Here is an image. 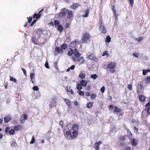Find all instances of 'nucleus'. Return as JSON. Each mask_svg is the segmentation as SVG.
<instances>
[{
  "instance_id": "473e14b6",
  "label": "nucleus",
  "mask_w": 150,
  "mask_h": 150,
  "mask_svg": "<svg viewBox=\"0 0 150 150\" xmlns=\"http://www.w3.org/2000/svg\"><path fill=\"white\" fill-rule=\"evenodd\" d=\"M148 72H150V70L148 69L147 70L144 69L142 71V74L143 75H145Z\"/></svg>"
},
{
  "instance_id": "6e6552de",
  "label": "nucleus",
  "mask_w": 150,
  "mask_h": 150,
  "mask_svg": "<svg viewBox=\"0 0 150 150\" xmlns=\"http://www.w3.org/2000/svg\"><path fill=\"white\" fill-rule=\"evenodd\" d=\"M87 58L88 59H91L95 61L97 60V58L96 57H95V55L93 53H92L88 55L87 56Z\"/></svg>"
},
{
  "instance_id": "bf43d9fd",
  "label": "nucleus",
  "mask_w": 150,
  "mask_h": 150,
  "mask_svg": "<svg viewBox=\"0 0 150 150\" xmlns=\"http://www.w3.org/2000/svg\"><path fill=\"white\" fill-rule=\"evenodd\" d=\"M33 89L35 91H37L39 90V88L36 86H33Z\"/></svg>"
},
{
  "instance_id": "e433bc0d",
  "label": "nucleus",
  "mask_w": 150,
  "mask_h": 150,
  "mask_svg": "<svg viewBox=\"0 0 150 150\" xmlns=\"http://www.w3.org/2000/svg\"><path fill=\"white\" fill-rule=\"evenodd\" d=\"M93 103L90 102L88 103L86 105V107L89 108H90L93 105Z\"/></svg>"
},
{
  "instance_id": "a878e982",
  "label": "nucleus",
  "mask_w": 150,
  "mask_h": 150,
  "mask_svg": "<svg viewBox=\"0 0 150 150\" xmlns=\"http://www.w3.org/2000/svg\"><path fill=\"white\" fill-rule=\"evenodd\" d=\"M143 88V86L142 84H139L138 85L137 92L138 93V92H139L140 91L142 90Z\"/></svg>"
},
{
  "instance_id": "a19ab883",
  "label": "nucleus",
  "mask_w": 150,
  "mask_h": 150,
  "mask_svg": "<svg viewBox=\"0 0 150 150\" xmlns=\"http://www.w3.org/2000/svg\"><path fill=\"white\" fill-rule=\"evenodd\" d=\"M108 51H105L102 54V56H104L105 55H106V56L107 57H109V54L108 53Z\"/></svg>"
},
{
  "instance_id": "338daca9",
  "label": "nucleus",
  "mask_w": 150,
  "mask_h": 150,
  "mask_svg": "<svg viewBox=\"0 0 150 150\" xmlns=\"http://www.w3.org/2000/svg\"><path fill=\"white\" fill-rule=\"evenodd\" d=\"M139 54V53H133V55L134 56L136 57H138Z\"/></svg>"
},
{
  "instance_id": "864d4df0",
  "label": "nucleus",
  "mask_w": 150,
  "mask_h": 150,
  "mask_svg": "<svg viewBox=\"0 0 150 150\" xmlns=\"http://www.w3.org/2000/svg\"><path fill=\"white\" fill-rule=\"evenodd\" d=\"M131 144L132 146H136L137 144L138 143L137 141H132Z\"/></svg>"
},
{
  "instance_id": "7ed1b4c3",
  "label": "nucleus",
  "mask_w": 150,
  "mask_h": 150,
  "mask_svg": "<svg viewBox=\"0 0 150 150\" xmlns=\"http://www.w3.org/2000/svg\"><path fill=\"white\" fill-rule=\"evenodd\" d=\"M91 36L88 33H86L83 34L81 41L82 43H87L90 41Z\"/></svg>"
},
{
  "instance_id": "f03ea898",
  "label": "nucleus",
  "mask_w": 150,
  "mask_h": 150,
  "mask_svg": "<svg viewBox=\"0 0 150 150\" xmlns=\"http://www.w3.org/2000/svg\"><path fill=\"white\" fill-rule=\"evenodd\" d=\"M68 10L66 8L61 9L60 12L57 14V17L58 18H64L66 17Z\"/></svg>"
},
{
  "instance_id": "8fccbe9b",
  "label": "nucleus",
  "mask_w": 150,
  "mask_h": 150,
  "mask_svg": "<svg viewBox=\"0 0 150 150\" xmlns=\"http://www.w3.org/2000/svg\"><path fill=\"white\" fill-rule=\"evenodd\" d=\"M59 23H60L58 21L55 20L54 21V24L55 26L56 27L57 25H59Z\"/></svg>"
},
{
  "instance_id": "c756f323",
  "label": "nucleus",
  "mask_w": 150,
  "mask_h": 150,
  "mask_svg": "<svg viewBox=\"0 0 150 150\" xmlns=\"http://www.w3.org/2000/svg\"><path fill=\"white\" fill-rule=\"evenodd\" d=\"M61 48L62 50H66L68 47L67 45L65 44H63L61 45Z\"/></svg>"
},
{
  "instance_id": "dca6fc26",
  "label": "nucleus",
  "mask_w": 150,
  "mask_h": 150,
  "mask_svg": "<svg viewBox=\"0 0 150 150\" xmlns=\"http://www.w3.org/2000/svg\"><path fill=\"white\" fill-rule=\"evenodd\" d=\"M115 6L113 5L112 7V10L114 14V15L116 20H117V15L116 14V10Z\"/></svg>"
},
{
  "instance_id": "a18cd8bd",
  "label": "nucleus",
  "mask_w": 150,
  "mask_h": 150,
  "mask_svg": "<svg viewBox=\"0 0 150 150\" xmlns=\"http://www.w3.org/2000/svg\"><path fill=\"white\" fill-rule=\"evenodd\" d=\"M96 97V94H92L91 95V99H94Z\"/></svg>"
},
{
  "instance_id": "aec40b11",
  "label": "nucleus",
  "mask_w": 150,
  "mask_h": 150,
  "mask_svg": "<svg viewBox=\"0 0 150 150\" xmlns=\"http://www.w3.org/2000/svg\"><path fill=\"white\" fill-rule=\"evenodd\" d=\"M146 97L142 95H140L139 96V99L141 102H143L145 101Z\"/></svg>"
},
{
  "instance_id": "13d9d810",
  "label": "nucleus",
  "mask_w": 150,
  "mask_h": 150,
  "mask_svg": "<svg viewBox=\"0 0 150 150\" xmlns=\"http://www.w3.org/2000/svg\"><path fill=\"white\" fill-rule=\"evenodd\" d=\"M11 145L12 146H17V144L15 141H13L11 144Z\"/></svg>"
},
{
  "instance_id": "3c124183",
  "label": "nucleus",
  "mask_w": 150,
  "mask_h": 150,
  "mask_svg": "<svg viewBox=\"0 0 150 150\" xmlns=\"http://www.w3.org/2000/svg\"><path fill=\"white\" fill-rule=\"evenodd\" d=\"M10 81H13L14 82H16V79L13 78V77H11L10 78Z\"/></svg>"
},
{
  "instance_id": "c9c22d12",
  "label": "nucleus",
  "mask_w": 150,
  "mask_h": 150,
  "mask_svg": "<svg viewBox=\"0 0 150 150\" xmlns=\"http://www.w3.org/2000/svg\"><path fill=\"white\" fill-rule=\"evenodd\" d=\"M127 136H120L119 137V139L120 141H125L126 139V137Z\"/></svg>"
},
{
  "instance_id": "39448f33",
  "label": "nucleus",
  "mask_w": 150,
  "mask_h": 150,
  "mask_svg": "<svg viewBox=\"0 0 150 150\" xmlns=\"http://www.w3.org/2000/svg\"><path fill=\"white\" fill-rule=\"evenodd\" d=\"M73 59L74 61L80 62V64L83 63L85 61V60L83 57H81L78 59L74 57L73 58Z\"/></svg>"
},
{
  "instance_id": "5701e85b",
  "label": "nucleus",
  "mask_w": 150,
  "mask_h": 150,
  "mask_svg": "<svg viewBox=\"0 0 150 150\" xmlns=\"http://www.w3.org/2000/svg\"><path fill=\"white\" fill-rule=\"evenodd\" d=\"M114 108V112L118 113L121 112L122 111V110L121 109L118 108L117 106H115Z\"/></svg>"
},
{
  "instance_id": "0e129e2a",
  "label": "nucleus",
  "mask_w": 150,
  "mask_h": 150,
  "mask_svg": "<svg viewBox=\"0 0 150 150\" xmlns=\"http://www.w3.org/2000/svg\"><path fill=\"white\" fill-rule=\"evenodd\" d=\"M59 125L62 126V127H63L64 126V122L62 121H60L59 122Z\"/></svg>"
},
{
  "instance_id": "6ab92c4d",
  "label": "nucleus",
  "mask_w": 150,
  "mask_h": 150,
  "mask_svg": "<svg viewBox=\"0 0 150 150\" xmlns=\"http://www.w3.org/2000/svg\"><path fill=\"white\" fill-rule=\"evenodd\" d=\"M68 54L69 56H71L74 54V51L71 48H69L67 49Z\"/></svg>"
},
{
  "instance_id": "58836bf2",
  "label": "nucleus",
  "mask_w": 150,
  "mask_h": 150,
  "mask_svg": "<svg viewBox=\"0 0 150 150\" xmlns=\"http://www.w3.org/2000/svg\"><path fill=\"white\" fill-rule=\"evenodd\" d=\"M57 63H58V62H54V66L55 67V69L57 71H59V68H58V66H57Z\"/></svg>"
},
{
  "instance_id": "393cba45",
  "label": "nucleus",
  "mask_w": 150,
  "mask_h": 150,
  "mask_svg": "<svg viewBox=\"0 0 150 150\" xmlns=\"http://www.w3.org/2000/svg\"><path fill=\"white\" fill-rule=\"evenodd\" d=\"M55 50L56 51H57L58 53H62L63 52V51L61 48H60L57 46L55 47Z\"/></svg>"
},
{
  "instance_id": "6e6d98bb",
  "label": "nucleus",
  "mask_w": 150,
  "mask_h": 150,
  "mask_svg": "<svg viewBox=\"0 0 150 150\" xmlns=\"http://www.w3.org/2000/svg\"><path fill=\"white\" fill-rule=\"evenodd\" d=\"M131 6L132 7L133 6V4L134 3V0H129Z\"/></svg>"
},
{
  "instance_id": "423d86ee",
  "label": "nucleus",
  "mask_w": 150,
  "mask_h": 150,
  "mask_svg": "<svg viewBox=\"0 0 150 150\" xmlns=\"http://www.w3.org/2000/svg\"><path fill=\"white\" fill-rule=\"evenodd\" d=\"M31 40L33 42L35 45H44L45 43V42H43L42 43H40L39 44H38V40L35 37H32Z\"/></svg>"
},
{
  "instance_id": "7c9ffc66",
  "label": "nucleus",
  "mask_w": 150,
  "mask_h": 150,
  "mask_svg": "<svg viewBox=\"0 0 150 150\" xmlns=\"http://www.w3.org/2000/svg\"><path fill=\"white\" fill-rule=\"evenodd\" d=\"M111 38L109 35H108L107 36L105 40V42L106 43H109L111 41Z\"/></svg>"
},
{
  "instance_id": "ea45409f",
  "label": "nucleus",
  "mask_w": 150,
  "mask_h": 150,
  "mask_svg": "<svg viewBox=\"0 0 150 150\" xmlns=\"http://www.w3.org/2000/svg\"><path fill=\"white\" fill-rule=\"evenodd\" d=\"M76 88L79 90H81L82 88V85L81 84L78 83L76 86Z\"/></svg>"
},
{
  "instance_id": "c85d7f7f",
  "label": "nucleus",
  "mask_w": 150,
  "mask_h": 150,
  "mask_svg": "<svg viewBox=\"0 0 150 150\" xmlns=\"http://www.w3.org/2000/svg\"><path fill=\"white\" fill-rule=\"evenodd\" d=\"M79 77L81 79H84L86 76V74L81 72L79 75Z\"/></svg>"
},
{
  "instance_id": "412c9836",
  "label": "nucleus",
  "mask_w": 150,
  "mask_h": 150,
  "mask_svg": "<svg viewBox=\"0 0 150 150\" xmlns=\"http://www.w3.org/2000/svg\"><path fill=\"white\" fill-rule=\"evenodd\" d=\"M22 128V126L21 125H15L14 127V129L15 131H18L19 129Z\"/></svg>"
},
{
  "instance_id": "e2e57ef3",
  "label": "nucleus",
  "mask_w": 150,
  "mask_h": 150,
  "mask_svg": "<svg viewBox=\"0 0 150 150\" xmlns=\"http://www.w3.org/2000/svg\"><path fill=\"white\" fill-rule=\"evenodd\" d=\"M37 21V20H34L30 24V26H33L34 24Z\"/></svg>"
},
{
  "instance_id": "37998d69",
  "label": "nucleus",
  "mask_w": 150,
  "mask_h": 150,
  "mask_svg": "<svg viewBox=\"0 0 150 150\" xmlns=\"http://www.w3.org/2000/svg\"><path fill=\"white\" fill-rule=\"evenodd\" d=\"M15 132V130L14 129H11L9 131V134L10 135H13Z\"/></svg>"
},
{
  "instance_id": "72a5a7b5",
  "label": "nucleus",
  "mask_w": 150,
  "mask_h": 150,
  "mask_svg": "<svg viewBox=\"0 0 150 150\" xmlns=\"http://www.w3.org/2000/svg\"><path fill=\"white\" fill-rule=\"evenodd\" d=\"M67 91L68 92L70 93L71 94L74 95V93L73 91L71 89L70 87H69V88H68V87L67 86Z\"/></svg>"
},
{
  "instance_id": "de8ad7c7",
  "label": "nucleus",
  "mask_w": 150,
  "mask_h": 150,
  "mask_svg": "<svg viewBox=\"0 0 150 150\" xmlns=\"http://www.w3.org/2000/svg\"><path fill=\"white\" fill-rule=\"evenodd\" d=\"M78 93L79 94L80 96H83L84 95V92L83 91L79 90L78 91Z\"/></svg>"
},
{
  "instance_id": "ddd939ff",
  "label": "nucleus",
  "mask_w": 150,
  "mask_h": 150,
  "mask_svg": "<svg viewBox=\"0 0 150 150\" xmlns=\"http://www.w3.org/2000/svg\"><path fill=\"white\" fill-rule=\"evenodd\" d=\"M67 18L68 19H70L73 17V13L72 11H68Z\"/></svg>"
},
{
  "instance_id": "4d7b16f0",
  "label": "nucleus",
  "mask_w": 150,
  "mask_h": 150,
  "mask_svg": "<svg viewBox=\"0 0 150 150\" xmlns=\"http://www.w3.org/2000/svg\"><path fill=\"white\" fill-rule=\"evenodd\" d=\"M30 76L31 79H34L35 78V74L34 73L31 74Z\"/></svg>"
},
{
  "instance_id": "f8f14e48",
  "label": "nucleus",
  "mask_w": 150,
  "mask_h": 150,
  "mask_svg": "<svg viewBox=\"0 0 150 150\" xmlns=\"http://www.w3.org/2000/svg\"><path fill=\"white\" fill-rule=\"evenodd\" d=\"M146 108L144 110L146 111V117H148L150 115V106H145Z\"/></svg>"
},
{
  "instance_id": "5fc2aeb1",
  "label": "nucleus",
  "mask_w": 150,
  "mask_h": 150,
  "mask_svg": "<svg viewBox=\"0 0 150 150\" xmlns=\"http://www.w3.org/2000/svg\"><path fill=\"white\" fill-rule=\"evenodd\" d=\"M27 19H28V23H30L33 20V18L31 17H30L29 18L27 17Z\"/></svg>"
},
{
  "instance_id": "f3484780",
  "label": "nucleus",
  "mask_w": 150,
  "mask_h": 150,
  "mask_svg": "<svg viewBox=\"0 0 150 150\" xmlns=\"http://www.w3.org/2000/svg\"><path fill=\"white\" fill-rule=\"evenodd\" d=\"M80 6V5L77 3H73L72 5L71 6V8L72 9H75Z\"/></svg>"
},
{
  "instance_id": "9d476101",
  "label": "nucleus",
  "mask_w": 150,
  "mask_h": 150,
  "mask_svg": "<svg viewBox=\"0 0 150 150\" xmlns=\"http://www.w3.org/2000/svg\"><path fill=\"white\" fill-rule=\"evenodd\" d=\"M78 134V131H74L71 133V134H70V137L72 139L75 138L76 137Z\"/></svg>"
},
{
  "instance_id": "9b49d317",
  "label": "nucleus",
  "mask_w": 150,
  "mask_h": 150,
  "mask_svg": "<svg viewBox=\"0 0 150 150\" xmlns=\"http://www.w3.org/2000/svg\"><path fill=\"white\" fill-rule=\"evenodd\" d=\"M100 30L101 31L102 33L105 34L106 32V30L105 29L104 26L102 25V23L100 26Z\"/></svg>"
},
{
  "instance_id": "20e7f679",
  "label": "nucleus",
  "mask_w": 150,
  "mask_h": 150,
  "mask_svg": "<svg viewBox=\"0 0 150 150\" xmlns=\"http://www.w3.org/2000/svg\"><path fill=\"white\" fill-rule=\"evenodd\" d=\"M116 64L115 63L111 62L108 64L107 65L108 68L110 69L109 71L111 73H114L115 70V68L116 67Z\"/></svg>"
},
{
  "instance_id": "0eeeda50",
  "label": "nucleus",
  "mask_w": 150,
  "mask_h": 150,
  "mask_svg": "<svg viewBox=\"0 0 150 150\" xmlns=\"http://www.w3.org/2000/svg\"><path fill=\"white\" fill-rule=\"evenodd\" d=\"M12 119V117L10 115L5 117L4 118V122L6 123H8Z\"/></svg>"
},
{
  "instance_id": "1a4fd4ad",
  "label": "nucleus",
  "mask_w": 150,
  "mask_h": 150,
  "mask_svg": "<svg viewBox=\"0 0 150 150\" xmlns=\"http://www.w3.org/2000/svg\"><path fill=\"white\" fill-rule=\"evenodd\" d=\"M56 103L55 99L54 98H53L52 99L51 101L50 102V108H52L53 107L56 106Z\"/></svg>"
},
{
  "instance_id": "2eb2a0df",
  "label": "nucleus",
  "mask_w": 150,
  "mask_h": 150,
  "mask_svg": "<svg viewBox=\"0 0 150 150\" xmlns=\"http://www.w3.org/2000/svg\"><path fill=\"white\" fill-rule=\"evenodd\" d=\"M23 116L21 117V119L20 120L21 122V123H23V120H25L27 119V115L25 114H23Z\"/></svg>"
},
{
  "instance_id": "79ce46f5",
  "label": "nucleus",
  "mask_w": 150,
  "mask_h": 150,
  "mask_svg": "<svg viewBox=\"0 0 150 150\" xmlns=\"http://www.w3.org/2000/svg\"><path fill=\"white\" fill-rule=\"evenodd\" d=\"M128 137L129 140L131 141H136L135 139L134 138L133 134H132V135H129Z\"/></svg>"
},
{
  "instance_id": "f257e3e1",
  "label": "nucleus",
  "mask_w": 150,
  "mask_h": 150,
  "mask_svg": "<svg viewBox=\"0 0 150 150\" xmlns=\"http://www.w3.org/2000/svg\"><path fill=\"white\" fill-rule=\"evenodd\" d=\"M78 45H79L80 47H81V45L80 42L75 40L71 42L70 46L71 47H74L76 48L74 50V54L76 57L79 58L80 57L81 54L76 49L78 48Z\"/></svg>"
},
{
  "instance_id": "b1692460",
  "label": "nucleus",
  "mask_w": 150,
  "mask_h": 150,
  "mask_svg": "<svg viewBox=\"0 0 150 150\" xmlns=\"http://www.w3.org/2000/svg\"><path fill=\"white\" fill-rule=\"evenodd\" d=\"M41 16V14H37L36 13H35L33 15V18H36V19H39Z\"/></svg>"
},
{
  "instance_id": "09e8293b",
  "label": "nucleus",
  "mask_w": 150,
  "mask_h": 150,
  "mask_svg": "<svg viewBox=\"0 0 150 150\" xmlns=\"http://www.w3.org/2000/svg\"><path fill=\"white\" fill-rule=\"evenodd\" d=\"M126 130L127 131V135H132V133L131 132V131L129 130V129L127 128L126 129Z\"/></svg>"
},
{
  "instance_id": "f704fd0d",
  "label": "nucleus",
  "mask_w": 150,
  "mask_h": 150,
  "mask_svg": "<svg viewBox=\"0 0 150 150\" xmlns=\"http://www.w3.org/2000/svg\"><path fill=\"white\" fill-rule=\"evenodd\" d=\"M145 82L146 83H150V76H148L145 79Z\"/></svg>"
},
{
  "instance_id": "bb28decb",
  "label": "nucleus",
  "mask_w": 150,
  "mask_h": 150,
  "mask_svg": "<svg viewBox=\"0 0 150 150\" xmlns=\"http://www.w3.org/2000/svg\"><path fill=\"white\" fill-rule=\"evenodd\" d=\"M64 100L68 106L69 107H70L71 106L70 101L69 99L66 98L64 99Z\"/></svg>"
},
{
  "instance_id": "4be33fe9",
  "label": "nucleus",
  "mask_w": 150,
  "mask_h": 150,
  "mask_svg": "<svg viewBox=\"0 0 150 150\" xmlns=\"http://www.w3.org/2000/svg\"><path fill=\"white\" fill-rule=\"evenodd\" d=\"M81 84L83 87H86L87 84V82L84 80H81L80 82Z\"/></svg>"
},
{
  "instance_id": "cd10ccee",
  "label": "nucleus",
  "mask_w": 150,
  "mask_h": 150,
  "mask_svg": "<svg viewBox=\"0 0 150 150\" xmlns=\"http://www.w3.org/2000/svg\"><path fill=\"white\" fill-rule=\"evenodd\" d=\"M90 12V10L89 9H87L86 11H85L86 14L84 15H82V16L84 17H87L89 15V14Z\"/></svg>"
},
{
  "instance_id": "a211bd4d",
  "label": "nucleus",
  "mask_w": 150,
  "mask_h": 150,
  "mask_svg": "<svg viewBox=\"0 0 150 150\" xmlns=\"http://www.w3.org/2000/svg\"><path fill=\"white\" fill-rule=\"evenodd\" d=\"M101 143V142L100 141H98L95 143L94 145V147L96 150H99V148L98 146Z\"/></svg>"
},
{
  "instance_id": "4c0bfd02",
  "label": "nucleus",
  "mask_w": 150,
  "mask_h": 150,
  "mask_svg": "<svg viewBox=\"0 0 150 150\" xmlns=\"http://www.w3.org/2000/svg\"><path fill=\"white\" fill-rule=\"evenodd\" d=\"M90 77L94 79H96L97 78H98V76L96 74H95L91 75Z\"/></svg>"
},
{
  "instance_id": "69168bd1",
  "label": "nucleus",
  "mask_w": 150,
  "mask_h": 150,
  "mask_svg": "<svg viewBox=\"0 0 150 150\" xmlns=\"http://www.w3.org/2000/svg\"><path fill=\"white\" fill-rule=\"evenodd\" d=\"M127 87L128 89L130 90H131L132 89V85L131 84H129L128 85Z\"/></svg>"
},
{
  "instance_id": "603ef678",
  "label": "nucleus",
  "mask_w": 150,
  "mask_h": 150,
  "mask_svg": "<svg viewBox=\"0 0 150 150\" xmlns=\"http://www.w3.org/2000/svg\"><path fill=\"white\" fill-rule=\"evenodd\" d=\"M10 128L9 127H6L5 129V131L7 134L9 133Z\"/></svg>"
},
{
  "instance_id": "c03bdc74",
  "label": "nucleus",
  "mask_w": 150,
  "mask_h": 150,
  "mask_svg": "<svg viewBox=\"0 0 150 150\" xmlns=\"http://www.w3.org/2000/svg\"><path fill=\"white\" fill-rule=\"evenodd\" d=\"M143 40V37H139V38H137L135 39V40H137V41L139 42H140Z\"/></svg>"
},
{
  "instance_id": "052dcab7",
  "label": "nucleus",
  "mask_w": 150,
  "mask_h": 150,
  "mask_svg": "<svg viewBox=\"0 0 150 150\" xmlns=\"http://www.w3.org/2000/svg\"><path fill=\"white\" fill-rule=\"evenodd\" d=\"M45 67L47 69H49L50 67L49 66V64L48 62L47 61H46L45 64Z\"/></svg>"
},
{
  "instance_id": "774afa93",
  "label": "nucleus",
  "mask_w": 150,
  "mask_h": 150,
  "mask_svg": "<svg viewBox=\"0 0 150 150\" xmlns=\"http://www.w3.org/2000/svg\"><path fill=\"white\" fill-rule=\"evenodd\" d=\"M66 134L68 136L69 135H70V134H71V132L70 131H67L66 132Z\"/></svg>"
},
{
  "instance_id": "49530a36",
  "label": "nucleus",
  "mask_w": 150,
  "mask_h": 150,
  "mask_svg": "<svg viewBox=\"0 0 150 150\" xmlns=\"http://www.w3.org/2000/svg\"><path fill=\"white\" fill-rule=\"evenodd\" d=\"M134 132L136 133V134H139V132L138 131V129L136 127H135L134 129Z\"/></svg>"
},
{
  "instance_id": "680f3d73",
  "label": "nucleus",
  "mask_w": 150,
  "mask_h": 150,
  "mask_svg": "<svg viewBox=\"0 0 150 150\" xmlns=\"http://www.w3.org/2000/svg\"><path fill=\"white\" fill-rule=\"evenodd\" d=\"M105 87L104 86H103L100 89L102 93H103L105 91Z\"/></svg>"
},
{
  "instance_id": "4468645a",
  "label": "nucleus",
  "mask_w": 150,
  "mask_h": 150,
  "mask_svg": "<svg viewBox=\"0 0 150 150\" xmlns=\"http://www.w3.org/2000/svg\"><path fill=\"white\" fill-rule=\"evenodd\" d=\"M79 129V125L77 124L73 125L72 127V129L74 131H78Z\"/></svg>"
},
{
  "instance_id": "2f4dec72",
  "label": "nucleus",
  "mask_w": 150,
  "mask_h": 150,
  "mask_svg": "<svg viewBox=\"0 0 150 150\" xmlns=\"http://www.w3.org/2000/svg\"><path fill=\"white\" fill-rule=\"evenodd\" d=\"M58 30L60 32H62L63 30V28L61 25H58Z\"/></svg>"
}]
</instances>
